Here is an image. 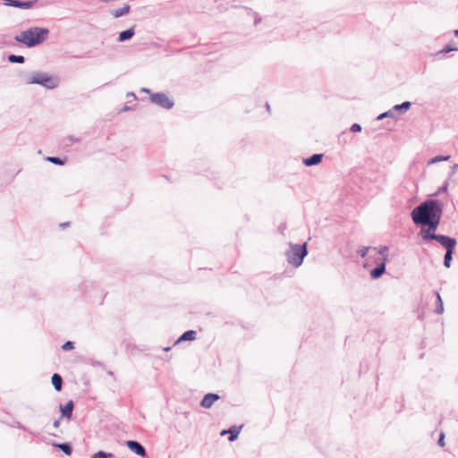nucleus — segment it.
<instances>
[{"label":"nucleus","mask_w":458,"mask_h":458,"mask_svg":"<svg viewBox=\"0 0 458 458\" xmlns=\"http://www.w3.org/2000/svg\"><path fill=\"white\" fill-rule=\"evenodd\" d=\"M127 98H132L134 100L137 99V97L134 92H128L126 95Z\"/></svg>","instance_id":"obj_39"},{"label":"nucleus","mask_w":458,"mask_h":458,"mask_svg":"<svg viewBox=\"0 0 458 458\" xmlns=\"http://www.w3.org/2000/svg\"><path fill=\"white\" fill-rule=\"evenodd\" d=\"M112 453H106L105 451H98L92 455V458H113Z\"/></svg>","instance_id":"obj_26"},{"label":"nucleus","mask_w":458,"mask_h":458,"mask_svg":"<svg viewBox=\"0 0 458 458\" xmlns=\"http://www.w3.org/2000/svg\"><path fill=\"white\" fill-rule=\"evenodd\" d=\"M219 399L220 396L217 394L208 393L202 397V407L210 408Z\"/></svg>","instance_id":"obj_12"},{"label":"nucleus","mask_w":458,"mask_h":458,"mask_svg":"<svg viewBox=\"0 0 458 458\" xmlns=\"http://www.w3.org/2000/svg\"><path fill=\"white\" fill-rule=\"evenodd\" d=\"M50 31L45 27H30L14 36V40L28 48H32L45 42Z\"/></svg>","instance_id":"obj_2"},{"label":"nucleus","mask_w":458,"mask_h":458,"mask_svg":"<svg viewBox=\"0 0 458 458\" xmlns=\"http://www.w3.org/2000/svg\"><path fill=\"white\" fill-rule=\"evenodd\" d=\"M440 220L441 219H435L425 224H420V225L428 226V229H421L420 233L423 241L428 242L437 238L438 234H436L435 232L439 225Z\"/></svg>","instance_id":"obj_6"},{"label":"nucleus","mask_w":458,"mask_h":458,"mask_svg":"<svg viewBox=\"0 0 458 458\" xmlns=\"http://www.w3.org/2000/svg\"><path fill=\"white\" fill-rule=\"evenodd\" d=\"M435 295H436V309H435V312L437 314H442L444 312V304H443V301H442V298L439 294L438 292H435Z\"/></svg>","instance_id":"obj_21"},{"label":"nucleus","mask_w":458,"mask_h":458,"mask_svg":"<svg viewBox=\"0 0 458 458\" xmlns=\"http://www.w3.org/2000/svg\"><path fill=\"white\" fill-rule=\"evenodd\" d=\"M126 446L129 448L130 451L134 453L135 454L140 456V457H146L147 456V450L146 448L137 440H127L125 442Z\"/></svg>","instance_id":"obj_8"},{"label":"nucleus","mask_w":458,"mask_h":458,"mask_svg":"<svg viewBox=\"0 0 458 458\" xmlns=\"http://www.w3.org/2000/svg\"><path fill=\"white\" fill-rule=\"evenodd\" d=\"M443 214V204L439 200L428 199L411 211V218L415 225L441 219Z\"/></svg>","instance_id":"obj_1"},{"label":"nucleus","mask_w":458,"mask_h":458,"mask_svg":"<svg viewBox=\"0 0 458 458\" xmlns=\"http://www.w3.org/2000/svg\"><path fill=\"white\" fill-rule=\"evenodd\" d=\"M369 250V247H362V248H360V249L358 250V254H359L361 258H364V257H366V256H367Z\"/></svg>","instance_id":"obj_33"},{"label":"nucleus","mask_w":458,"mask_h":458,"mask_svg":"<svg viewBox=\"0 0 458 458\" xmlns=\"http://www.w3.org/2000/svg\"><path fill=\"white\" fill-rule=\"evenodd\" d=\"M28 84H38L47 89H54L58 86L59 80L45 72H34L27 81Z\"/></svg>","instance_id":"obj_4"},{"label":"nucleus","mask_w":458,"mask_h":458,"mask_svg":"<svg viewBox=\"0 0 458 458\" xmlns=\"http://www.w3.org/2000/svg\"><path fill=\"white\" fill-rule=\"evenodd\" d=\"M454 253V250H450L445 251V254L444 256V266L447 268L450 267V266H451V261H452Z\"/></svg>","instance_id":"obj_24"},{"label":"nucleus","mask_w":458,"mask_h":458,"mask_svg":"<svg viewBox=\"0 0 458 458\" xmlns=\"http://www.w3.org/2000/svg\"><path fill=\"white\" fill-rule=\"evenodd\" d=\"M450 157V156H436L435 157L428 161V165L436 164L442 161H448Z\"/></svg>","instance_id":"obj_25"},{"label":"nucleus","mask_w":458,"mask_h":458,"mask_svg":"<svg viewBox=\"0 0 458 458\" xmlns=\"http://www.w3.org/2000/svg\"><path fill=\"white\" fill-rule=\"evenodd\" d=\"M434 240L439 242L446 250H455L457 244L454 238L444 234H438Z\"/></svg>","instance_id":"obj_9"},{"label":"nucleus","mask_w":458,"mask_h":458,"mask_svg":"<svg viewBox=\"0 0 458 458\" xmlns=\"http://www.w3.org/2000/svg\"><path fill=\"white\" fill-rule=\"evenodd\" d=\"M446 189H447V186H446V185H445V186H443V187L441 188V190H440V191H446Z\"/></svg>","instance_id":"obj_48"},{"label":"nucleus","mask_w":458,"mask_h":458,"mask_svg":"<svg viewBox=\"0 0 458 458\" xmlns=\"http://www.w3.org/2000/svg\"><path fill=\"white\" fill-rule=\"evenodd\" d=\"M351 131L352 132H359L361 131V126L359 124V123H353L352 126H351Z\"/></svg>","instance_id":"obj_34"},{"label":"nucleus","mask_w":458,"mask_h":458,"mask_svg":"<svg viewBox=\"0 0 458 458\" xmlns=\"http://www.w3.org/2000/svg\"><path fill=\"white\" fill-rule=\"evenodd\" d=\"M38 0H3V4L5 6L15 7L19 9H31L37 4Z\"/></svg>","instance_id":"obj_7"},{"label":"nucleus","mask_w":458,"mask_h":458,"mask_svg":"<svg viewBox=\"0 0 458 458\" xmlns=\"http://www.w3.org/2000/svg\"><path fill=\"white\" fill-rule=\"evenodd\" d=\"M140 91H142V92H146V93H148L149 95L151 94V93H150V89H147V88H141Z\"/></svg>","instance_id":"obj_42"},{"label":"nucleus","mask_w":458,"mask_h":458,"mask_svg":"<svg viewBox=\"0 0 458 458\" xmlns=\"http://www.w3.org/2000/svg\"><path fill=\"white\" fill-rule=\"evenodd\" d=\"M69 140L72 141V142H78L79 140L78 139H75L73 136H70L69 137Z\"/></svg>","instance_id":"obj_43"},{"label":"nucleus","mask_w":458,"mask_h":458,"mask_svg":"<svg viewBox=\"0 0 458 458\" xmlns=\"http://www.w3.org/2000/svg\"><path fill=\"white\" fill-rule=\"evenodd\" d=\"M411 103L410 101H404L402 104L395 105L393 107V110L400 112L401 114H404L411 108Z\"/></svg>","instance_id":"obj_20"},{"label":"nucleus","mask_w":458,"mask_h":458,"mask_svg":"<svg viewBox=\"0 0 458 458\" xmlns=\"http://www.w3.org/2000/svg\"><path fill=\"white\" fill-rule=\"evenodd\" d=\"M62 350L63 351H71L74 348V343L72 341H66L63 345H62Z\"/></svg>","instance_id":"obj_31"},{"label":"nucleus","mask_w":458,"mask_h":458,"mask_svg":"<svg viewBox=\"0 0 458 458\" xmlns=\"http://www.w3.org/2000/svg\"><path fill=\"white\" fill-rule=\"evenodd\" d=\"M307 255V242L303 244L289 243V249L285 251L287 262L294 267H299Z\"/></svg>","instance_id":"obj_3"},{"label":"nucleus","mask_w":458,"mask_h":458,"mask_svg":"<svg viewBox=\"0 0 458 458\" xmlns=\"http://www.w3.org/2000/svg\"><path fill=\"white\" fill-rule=\"evenodd\" d=\"M451 51H458V47H455L454 45H446L444 48H442L439 53L440 54H446V53H449Z\"/></svg>","instance_id":"obj_27"},{"label":"nucleus","mask_w":458,"mask_h":458,"mask_svg":"<svg viewBox=\"0 0 458 458\" xmlns=\"http://www.w3.org/2000/svg\"><path fill=\"white\" fill-rule=\"evenodd\" d=\"M266 108H267V110L268 112L270 111V106H269V104H268V103H267V104H266Z\"/></svg>","instance_id":"obj_47"},{"label":"nucleus","mask_w":458,"mask_h":458,"mask_svg":"<svg viewBox=\"0 0 458 458\" xmlns=\"http://www.w3.org/2000/svg\"><path fill=\"white\" fill-rule=\"evenodd\" d=\"M171 349H172V347H171V346H168V347H165V348H163V350H164L165 352H168V351H170Z\"/></svg>","instance_id":"obj_46"},{"label":"nucleus","mask_w":458,"mask_h":458,"mask_svg":"<svg viewBox=\"0 0 458 458\" xmlns=\"http://www.w3.org/2000/svg\"><path fill=\"white\" fill-rule=\"evenodd\" d=\"M386 272V263L385 261H382L380 264H378L376 267H374L370 271V276L373 279L379 278L384 273Z\"/></svg>","instance_id":"obj_17"},{"label":"nucleus","mask_w":458,"mask_h":458,"mask_svg":"<svg viewBox=\"0 0 458 458\" xmlns=\"http://www.w3.org/2000/svg\"><path fill=\"white\" fill-rule=\"evenodd\" d=\"M63 418H59L58 420H55L53 423L54 428H57L60 426V421Z\"/></svg>","instance_id":"obj_38"},{"label":"nucleus","mask_w":458,"mask_h":458,"mask_svg":"<svg viewBox=\"0 0 458 458\" xmlns=\"http://www.w3.org/2000/svg\"><path fill=\"white\" fill-rule=\"evenodd\" d=\"M69 225H70L69 222H65V223L60 224V226L63 227V228L68 227Z\"/></svg>","instance_id":"obj_41"},{"label":"nucleus","mask_w":458,"mask_h":458,"mask_svg":"<svg viewBox=\"0 0 458 458\" xmlns=\"http://www.w3.org/2000/svg\"><path fill=\"white\" fill-rule=\"evenodd\" d=\"M46 160L56 165H64L66 163V158L60 157H47Z\"/></svg>","instance_id":"obj_23"},{"label":"nucleus","mask_w":458,"mask_h":458,"mask_svg":"<svg viewBox=\"0 0 458 458\" xmlns=\"http://www.w3.org/2000/svg\"><path fill=\"white\" fill-rule=\"evenodd\" d=\"M386 117H392L394 118V110H389V111H386L385 113H382L380 114L378 116H377V120H382L384 118H386Z\"/></svg>","instance_id":"obj_30"},{"label":"nucleus","mask_w":458,"mask_h":458,"mask_svg":"<svg viewBox=\"0 0 458 458\" xmlns=\"http://www.w3.org/2000/svg\"><path fill=\"white\" fill-rule=\"evenodd\" d=\"M131 106L125 105L122 109H121V112H126V111H129L131 110Z\"/></svg>","instance_id":"obj_40"},{"label":"nucleus","mask_w":458,"mask_h":458,"mask_svg":"<svg viewBox=\"0 0 458 458\" xmlns=\"http://www.w3.org/2000/svg\"><path fill=\"white\" fill-rule=\"evenodd\" d=\"M7 60L11 64H23L25 62V57L23 55L10 54L7 56Z\"/></svg>","instance_id":"obj_22"},{"label":"nucleus","mask_w":458,"mask_h":458,"mask_svg":"<svg viewBox=\"0 0 458 458\" xmlns=\"http://www.w3.org/2000/svg\"><path fill=\"white\" fill-rule=\"evenodd\" d=\"M454 36H455V37H458V30H455L454 31Z\"/></svg>","instance_id":"obj_49"},{"label":"nucleus","mask_w":458,"mask_h":458,"mask_svg":"<svg viewBox=\"0 0 458 458\" xmlns=\"http://www.w3.org/2000/svg\"><path fill=\"white\" fill-rule=\"evenodd\" d=\"M51 382L55 391L60 392L63 388V377L58 373H54L51 377Z\"/></svg>","instance_id":"obj_18"},{"label":"nucleus","mask_w":458,"mask_h":458,"mask_svg":"<svg viewBox=\"0 0 458 458\" xmlns=\"http://www.w3.org/2000/svg\"><path fill=\"white\" fill-rule=\"evenodd\" d=\"M52 445L55 448H58L68 456L72 454V445L69 442L53 443Z\"/></svg>","instance_id":"obj_16"},{"label":"nucleus","mask_w":458,"mask_h":458,"mask_svg":"<svg viewBox=\"0 0 458 458\" xmlns=\"http://www.w3.org/2000/svg\"><path fill=\"white\" fill-rule=\"evenodd\" d=\"M451 51H458V47H455L454 45H446L444 48H442L439 53L440 54H446V53H449Z\"/></svg>","instance_id":"obj_28"},{"label":"nucleus","mask_w":458,"mask_h":458,"mask_svg":"<svg viewBox=\"0 0 458 458\" xmlns=\"http://www.w3.org/2000/svg\"><path fill=\"white\" fill-rule=\"evenodd\" d=\"M378 253L384 257L383 261L386 262L387 254H388V247H386V246L380 247Z\"/></svg>","instance_id":"obj_32"},{"label":"nucleus","mask_w":458,"mask_h":458,"mask_svg":"<svg viewBox=\"0 0 458 458\" xmlns=\"http://www.w3.org/2000/svg\"><path fill=\"white\" fill-rule=\"evenodd\" d=\"M451 51H458V47H455L454 45H446L444 48H442L439 53L440 54H446V53H449Z\"/></svg>","instance_id":"obj_29"},{"label":"nucleus","mask_w":458,"mask_h":458,"mask_svg":"<svg viewBox=\"0 0 458 458\" xmlns=\"http://www.w3.org/2000/svg\"><path fill=\"white\" fill-rule=\"evenodd\" d=\"M131 11V6L125 4L122 8L114 9L110 11V14L114 18H120L128 14Z\"/></svg>","instance_id":"obj_15"},{"label":"nucleus","mask_w":458,"mask_h":458,"mask_svg":"<svg viewBox=\"0 0 458 458\" xmlns=\"http://www.w3.org/2000/svg\"><path fill=\"white\" fill-rule=\"evenodd\" d=\"M149 99L152 103L164 109L169 110L174 106V99L170 98L168 95L164 92L152 93L149 96Z\"/></svg>","instance_id":"obj_5"},{"label":"nucleus","mask_w":458,"mask_h":458,"mask_svg":"<svg viewBox=\"0 0 458 458\" xmlns=\"http://www.w3.org/2000/svg\"><path fill=\"white\" fill-rule=\"evenodd\" d=\"M226 434H228V429H224L221 431V436H225Z\"/></svg>","instance_id":"obj_45"},{"label":"nucleus","mask_w":458,"mask_h":458,"mask_svg":"<svg viewBox=\"0 0 458 458\" xmlns=\"http://www.w3.org/2000/svg\"><path fill=\"white\" fill-rule=\"evenodd\" d=\"M458 170V164H454L452 167H451V174H454Z\"/></svg>","instance_id":"obj_37"},{"label":"nucleus","mask_w":458,"mask_h":458,"mask_svg":"<svg viewBox=\"0 0 458 458\" xmlns=\"http://www.w3.org/2000/svg\"><path fill=\"white\" fill-rule=\"evenodd\" d=\"M197 338V331L187 330L182 333L174 343V346L180 344L182 342L193 341Z\"/></svg>","instance_id":"obj_11"},{"label":"nucleus","mask_w":458,"mask_h":458,"mask_svg":"<svg viewBox=\"0 0 458 458\" xmlns=\"http://www.w3.org/2000/svg\"><path fill=\"white\" fill-rule=\"evenodd\" d=\"M261 21V18H256L255 19V21H254V24L257 25L258 23H259Z\"/></svg>","instance_id":"obj_44"},{"label":"nucleus","mask_w":458,"mask_h":458,"mask_svg":"<svg viewBox=\"0 0 458 458\" xmlns=\"http://www.w3.org/2000/svg\"><path fill=\"white\" fill-rule=\"evenodd\" d=\"M18 428L22 429L23 431H27L29 432L30 434L33 435V436H37V434L33 433L32 431H30L29 428H27L26 427H24L23 425H21L20 422L18 423Z\"/></svg>","instance_id":"obj_36"},{"label":"nucleus","mask_w":458,"mask_h":458,"mask_svg":"<svg viewBox=\"0 0 458 458\" xmlns=\"http://www.w3.org/2000/svg\"><path fill=\"white\" fill-rule=\"evenodd\" d=\"M323 159V154H313L312 156L304 158L303 164L306 166H313L318 165Z\"/></svg>","instance_id":"obj_13"},{"label":"nucleus","mask_w":458,"mask_h":458,"mask_svg":"<svg viewBox=\"0 0 458 458\" xmlns=\"http://www.w3.org/2000/svg\"><path fill=\"white\" fill-rule=\"evenodd\" d=\"M437 444L440 446H444L445 445V434L443 432H441L440 435H439V438H438Z\"/></svg>","instance_id":"obj_35"},{"label":"nucleus","mask_w":458,"mask_h":458,"mask_svg":"<svg viewBox=\"0 0 458 458\" xmlns=\"http://www.w3.org/2000/svg\"><path fill=\"white\" fill-rule=\"evenodd\" d=\"M242 428V426H239V427L232 426L231 428H228V434H229L228 440L230 442H233L234 440L237 439Z\"/></svg>","instance_id":"obj_19"},{"label":"nucleus","mask_w":458,"mask_h":458,"mask_svg":"<svg viewBox=\"0 0 458 458\" xmlns=\"http://www.w3.org/2000/svg\"><path fill=\"white\" fill-rule=\"evenodd\" d=\"M61 418H66L70 420L72 416L74 409L73 401L70 400L65 404H60Z\"/></svg>","instance_id":"obj_10"},{"label":"nucleus","mask_w":458,"mask_h":458,"mask_svg":"<svg viewBox=\"0 0 458 458\" xmlns=\"http://www.w3.org/2000/svg\"><path fill=\"white\" fill-rule=\"evenodd\" d=\"M135 35L134 26L127 29L125 30H123L119 33L118 36V41L119 42H125L132 38V37Z\"/></svg>","instance_id":"obj_14"}]
</instances>
